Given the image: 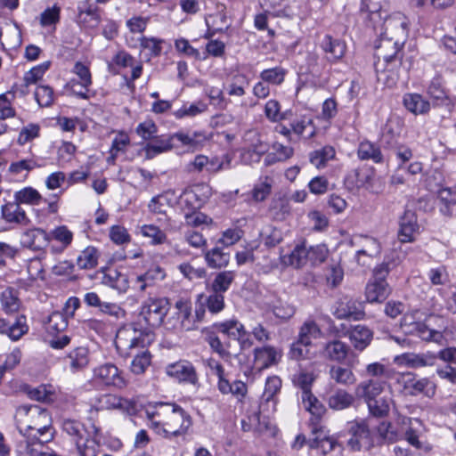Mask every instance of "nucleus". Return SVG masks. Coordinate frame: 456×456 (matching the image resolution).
Returning a JSON list of instances; mask_svg holds the SVG:
<instances>
[{
	"label": "nucleus",
	"mask_w": 456,
	"mask_h": 456,
	"mask_svg": "<svg viewBox=\"0 0 456 456\" xmlns=\"http://www.w3.org/2000/svg\"><path fill=\"white\" fill-rule=\"evenodd\" d=\"M317 251H320V256L317 259L320 262L324 261L325 255L321 248L311 247L310 248H306L305 245H297L289 255V263L298 268L305 264L307 258H312Z\"/></svg>",
	"instance_id": "nucleus-29"
},
{
	"label": "nucleus",
	"mask_w": 456,
	"mask_h": 456,
	"mask_svg": "<svg viewBox=\"0 0 456 456\" xmlns=\"http://www.w3.org/2000/svg\"><path fill=\"white\" fill-rule=\"evenodd\" d=\"M279 353L273 346H266L254 349V362L259 370L266 369L279 361Z\"/></svg>",
	"instance_id": "nucleus-26"
},
{
	"label": "nucleus",
	"mask_w": 456,
	"mask_h": 456,
	"mask_svg": "<svg viewBox=\"0 0 456 456\" xmlns=\"http://www.w3.org/2000/svg\"><path fill=\"white\" fill-rule=\"evenodd\" d=\"M94 379L105 386L124 388L126 381L118 367L110 362L102 364L94 369Z\"/></svg>",
	"instance_id": "nucleus-11"
},
{
	"label": "nucleus",
	"mask_w": 456,
	"mask_h": 456,
	"mask_svg": "<svg viewBox=\"0 0 456 456\" xmlns=\"http://www.w3.org/2000/svg\"><path fill=\"white\" fill-rule=\"evenodd\" d=\"M19 432L25 437L48 443L54 437L55 430L48 411L38 405L24 404L16 411Z\"/></svg>",
	"instance_id": "nucleus-2"
},
{
	"label": "nucleus",
	"mask_w": 456,
	"mask_h": 456,
	"mask_svg": "<svg viewBox=\"0 0 456 456\" xmlns=\"http://www.w3.org/2000/svg\"><path fill=\"white\" fill-rule=\"evenodd\" d=\"M335 149L330 145H325L321 149L315 150L310 153V162L317 168H323L327 162L335 159Z\"/></svg>",
	"instance_id": "nucleus-42"
},
{
	"label": "nucleus",
	"mask_w": 456,
	"mask_h": 456,
	"mask_svg": "<svg viewBox=\"0 0 456 456\" xmlns=\"http://www.w3.org/2000/svg\"><path fill=\"white\" fill-rule=\"evenodd\" d=\"M179 204L181 208L185 213L194 212L199 210L202 205L200 201L192 195V193L186 189L180 197Z\"/></svg>",
	"instance_id": "nucleus-61"
},
{
	"label": "nucleus",
	"mask_w": 456,
	"mask_h": 456,
	"mask_svg": "<svg viewBox=\"0 0 456 456\" xmlns=\"http://www.w3.org/2000/svg\"><path fill=\"white\" fill-rule=\"evenodd\" d=\"M135 132L143 141H152L158 134V127L152 120H145L137 126Z\"/></svg>",
	"instance_id": "nucleus-60"
},
{
	"label": "nucleus",
	"mask_w": 456,
	"mask_h": 456,
	"mask_svg": "<svg viewBox=\"0 0 456 456\" xmlns=\"http://www.w3.org/2000/svg\"><path fill=\"white\" fill-rule=\"evenodd\" d=\"M438 199L443 204L440 212L445 216H452V208L456 205V186L441 188Z\"/></svg>",
	"instance_id": "nucleus-41"
},
{
	"label": "nucleus",
	"mask_w": 456,
	"mask_h": 456,
	"mask_svg": "<svg viewBox=\"0 0 456 456\" xmlns=\"http://www.w3.org/2000/svg\"><path fill=\"white\" fill-rule=\"evenodd\" d=\"M399 43L383 34L375 45V57L378 59L376 69L379 80L383 81L388 87L394 86L399 78V69L403 61V46Z\"/></svg>",
	"instance_id": "nucleus-3"
},
{
	"label": "nucleus",
	"mask_w": 456,
	"mask_h": 456,
	"mask_svg": "<svg viewBox=\"0 0 456 456\" xmlns=\"http://www.w3.org/2000/svg\"><path fill=\"white\" fill-rule=\"evenodd\" d=\"M370 413L375 417H384L389 412V402L386 397L378 396L367 403Z\"/></svg>",
	"instance_id": "nucleus-54"
},
{
	"label": "nucleus",
	"mask_w": 456,
	"mask_h": 456,
	"mask_svg": "<svg viewBox=\"0 0 456 456\" xmlns=\"http://www.w3.org/2000/svg\"><path fill=\"white\" fill-rule=\"evenodd\" d=\"M385 385L386 382L381 379H367L357 384L354 396L367 403L383 393Z\"/></svg>",
	"instance_id": "nucleus-17"
},
{
	"label": "nucleus",
	"mask_w": 456,
	"mask_h": 456,
	"mask_svg": "<svg viewBox=\"0 0 456 456\" xmlns=\"http://www.w3.org/2000/svg\"><path fill=\"white\" fill-rule=\"evenodd\" d=\"M403 106L414 115H421L428 112L429 102L419 94H405L403 99Z\"/></svg>",
	"instance_id": "nucleus-35"
},
{
	"label": "nucleus",
	"mask_w": 456,
	"mask_h": 456,
	"mask_svg": "<svg viewBox=\"0 0 456 456\" xmlns=\"http://www.w3.org/2000/svg\"><path fill=\"white\" fill-rule=\"evenodd\" d=\"M357 156L361 160H372L374 163L383 162V154L379 146L368 140L359 143Z\"/></svg>",
	"instance_id": "nucleus-36"
},
{
	"label": "nucleus",
	"mask_w": 456,
	"mask_h": 456,
	"mask_svg": "<svg viewBox=\"0 0 456 456\" xmlns=\"http://www.w3.org/2000/svg\"><path fill=\"white\" fill-rule=\"evenodd\" d=\"M77 22L82 28H96L101 22L99 8L94 5H88L86 8L78 7Z\"/></svg>",
	"instance_id": "nucleus-31"
},
{
	"label": "nucleus",
	"mask_w": 456,
	"mask_h": 456,
	"mask_svg": "<svg viewBox=\"0 0 456 456\" xmlns=\"http://www.w3.org/2000/svg\"><path fill=\"white\" fill-rule=\"evenodd\" d=\"M169 311V302L167 298H148L143 302L140 316L151 328L159 327Z\"/></svg>",
	"instance_id": "nucleus-9"
},
{
	"label": "nucleus",
	"mask_w": 456,
	"mask_h": 456,
	"mask_svg": "<svg viewBox=\"0 0 456 456\" xmlns=\"http://www.w3.org/2000/svg\"><path fill=\"white\" fill-rule=\"evenodd\" d=\"M40 126L37 124L30 123L24 126L18 136L17 142L20 145H24L27 142L37 138L39 136Z\"/></svg>",
	"instance_id": "nucleus-64"
},
{
	"label": "nucleus",
	"mask_w": 456,
	"mask_h": 456,
	"mask_svg": "<svg viewBox=\"0 0 456 456\" xmlns=\"http://www.w3.org/2000/svg\"><path fill=\"white\" fill-rule=\"evenodd\" d=\"M341 329L338 332H341L343 336H348L349 340L355 350L363 351L371 342L373 332L365 325L358 324L346 329L341 324Z\"/></svg>",
	"instance_id": "nucleus-13"
},
{
	"label": "nucleus",
	"mask_w": 456,
	"mask_h": 456,
	"mask_svg": "<svg viewBox=\"0 0 456 456\" xmlns=\"http://www.w3.org/2000/svg\"><path fill=\"white\" fill-rule=\"evenodd\" d=\"M1 212L3 219L7 223L27 225L30 222L25 210L15 200L3 205Z\"/></svg>",
	"instance_id": "nucleus-25"
},
{
	"label": "nucleus",
	"mask_w": 456,
	"mask_h": 456,
	"mask_svg": "<svg viewBox=\"0 0 456 456\" xmlns=\"http://www.w3.org/2000/svg\"><path fill=\"white\" fill-rule=\"evenodd\" d=\"M206 342L209 345L211 349L216 353L223 359L228 360L232 356V353L228 350L229 344H224L220 338L214 333L207 334L205 338Z\"/></svg>",
	"instance_id": "nucleus-51"
},
{
	"label": "nucleus",
	"mask_w": 456,
	"mask_h": 456,
	"mask_svg": "<svg viewBox=\"0 0 456 456\" xmlns=\"http://www.w3.org/2000/svg\"><path fill=\"white\" fill-rule=\"evenodd\" d=\"M176 308L179 310V326L181 330H192L197 329L196 320H192L191 307L183 301H177L175 304ZM173 328L176 329L177 326L174 325Z\"/></svg>",
	"instance_id": "nucleus-45"
},
{
	"label": "nucleus",
	"mask_w": 456,
	"mask_h": 456,
	"mask_svg": "<svg viewBox=\"0 0 456 456\" xmlns=\"http://www.w3.org/2000/svg\"><path fill=\"white\" fill-rule=\"evenodd\" d=\"M322 335V331L316 322L308 319L300 327L297 338L300 339V343L312 345V340L320 338Z\"/></svg>",
	"instance_id": "nucleus-38"
},
{
	"label": "nucleus",
	"mask_w": 456,
	"mask_h": 456,
	"mask_svg": "<svg viewBox=\"0 0 456 456\" xmlns=\"http://www.w3.org/2000/svg\"><path fill=\"white\" fill-rule=\"evenodd\" d=\"M35 99L40 107H49L53 102V90L48 86H39L35 91Z\"/></svg>",
	"instance_id": "nucleus-63"
},
{
	"label": "nucleus",
	"mask_w": 456,
	"mask_h": 456,
	"mask_svg": "<svg viewBox=\"0 0 456 456\" xmlns=\"http://www.w3.org/2000/svg\"><path fill=\"white\" fill-rule=\"evenodd\" d=\"M381 0H362L360 16L369 25L380 21Z\"/></svg>",
	"instance_id": "nucleus-33"
},
{
	"label": "nucleus",
	"mask_w": 456,
	"mask_h": 456,
	"mask_svg": "<svg viewBox=\"0 0 456 456\" xmlns=\"http://www.w3.org/2000/svg\"><path fill=\"white\" fill-rule=\"evenodd\" d=\"M273 186V179L269 176H265L258 183H256L252 190V199L260 202L265 200L271 193Z\"/></svg>",
	"instance_id": "nucleus-52"
},
{
	"label": "nucleus",
	"mask_w": 456,
	"mask_h": 456,
	"mask_svg": "<svg viewBox=\"0 0 456 456\" xmlns=\"http://www.w3.org/2000/svg\"><path fill=\"white\" fill-rule=\"evenodd\" d=\"M354 402V395L345 389H338L328 398L330 408L341 411L349 408Z\"/></svg>",
	"instance_id": "nucleus-39"
},
{
	"label": "nucleus",
	"mask_w": 456,
	"mask_h": 456,
	"mask_svg": "<svg viewBox=\"0 0 456 456\" xmlns=\"http://www.w3.org/2000/svg\"><path fill=\"white\" fill-rule=\"evenodd\" d=\"M312 433L314 436L308 442L312 449L322 456H339L342 452V445L334 436H327L323 428L318 424H314Z\"/></svg>",
	"instance_id": "nucleus-10"
},
{
	"label": "nucleus",
	"mask_w": 456,
	"mask_h": 456,
	"mask_svg": "<svg viewBox=\"0 0 456 456\" xmlns=\"http://www.w3.org/2000/svg\"><path fill=\"white\" fill-rule=\"evenodd\" d=\"M28 327L26 324V317L23 315L18 317L13 322H9L0 318V333L8 335L12 340L20 339L28 332Z\"/></svg>",
	"instance_id": "nucleus-28"
},
{
	"label": "nucleus",
	"mask_w": 456,
	"mask_h": 456,
	"mask_svg": "<svg viewBox=\"0 0 456 456\" xmlns=\"http://www.w3.org/2000/svg\"><path fill=\"white\" fill-rule=\"evenodd\" d=\"M165 270L152 265L143 273L139 274L133 281V288L140 292H147L149 289L158 286L166 278Z\"/></svg>",
	"instance_id": "nucleus-12"
},
{
	"label": "nucleus",
	"mask_w": 456,
	"mask_h": 456,
	"mask_svg": "<svg viewBox=\"0 0 456 456\" xmlns=\"http://www.w3.org/2000/svg\"><path fill=\"white\" fill-rule=\"evenodd\" d=\"M49 67L50 61H45L30 69L24 75L23 80L25 85L28 86L29 85L36 84L43 77L44 74L48 70Z\"/></svg>",
	"instance_id": "nucleus-57"
},
{
	"label": "nucleus",
	"mask_w": 456,
	"mask_h": 456,
	"mask_svg": "<svg viewBox=\"0 0 456 456\" xmlns=\"http://www.w3.org/2000/svg\"><path fill=\"white\" fill-rule=\"evenodd\" d=\"M205 260L210 268L220 269L229 264L230 253L225 252L224 248L217 244L215 248L205 253Z\"/></svg>",
	"instance_id": "nucleus-37"
},
{
	"label": "nucleus",
	"mask_w": 456,
	"mask_h": 456,
	"mask_svg": "<svg viewBox=\"0 0 456 456\" xmlns=\"http://www.w3.org/2000/svg\"><path fill=\"white\" fill-rule=\"evenodd\" d=\"M235 279V273L232 271H224L218 273L211 285L210 290L224 295L226 292Z\"/></svg>",
	"instance_id": "nucleus-46"
},
{
	"label": "nucleus",
	"mask_w": 456,
	"mask_h": 456,
	"mask_svg": "<svg viewBox=\"0 0 456 456\" xmlns=\"http://www.w3.org/2000/svg\"><path fill=\"white\" fill-rule=\"evenodd\" d=\"M284 2L285 0H259V4L265 12L277 17L286 15Z\"/></svg>",
	"instance_id": "nucleus-62"
},
{
	"label": "nucleus",
	"mask_w": 456,
	"mask_h": 456,
	"mask_svg": "<svg viewBox=\"0 0 456 456\" xmlns=\"http://www.w3.org/2000/svg\"><path fill=\"white\" fill-rule=\"evenodd\" d=\"M389 265L383 263L373 271V279L366 286V299L370 303L383 302L390 294V288L386 281L389 273Z\"/></svg>",
	"instance_id": "nucleus-8"
},
{
	"label": "nucleus",
	"mask_w": 456,
	"mask_h": 456,
	"mask_svg": "<svg viewBox=\"0 0 456 456\" xmlns=\"http://www.w3.org/2000/svg\"><path fill=\"white\" fill-rule=\"evenodd\" d=\"M143 411L148 427L166 439L184 436L192 425L191 415L175 403H148Z\"/></svg>",
	"instance_id": "nucleus-1"
},
{
	"label": "nucleus",
	"mask_w": 456,
	"mask_h": 456,
	"mask_svg": "<svg viewBox=\"0 0 456 456\" xmlns=\"http://www.w3.org/2000/svg\"><path fill=\"white\" fill-rule=\"evenodd\" d=\"M151 354L148 351L135 354L131 362V371L135 375L144 373L151 364Z\"/></svg>",
	"instance_id": "nucleus-56"
},
{
	"label": "nucleus",
	"mask_w": 456,
	"mask_h": 456,
	"mask_svg": "<svg viewBox=\"0 0 456 456\" xmlns=\"http://www.w3.org/2000/svg\"><path fill=\"white\" fill-rule=\"evenodd\" d=\"M401 392L405 395L417 396L422 395L432 398L436 394V385L428 378H418L413 372L397 373L395 377Z\"/></svg>",
	"instance_id": "nucleus-6"
},
{
	"label": "nucleus",
	"mask_w": 456,
	"mask_h": 456,
	"mask_svg": "<svg viewBox=\"0 0 456 456\" xmlns=\"http://www.w3.org/2000/svg\"><path fill=\"white\" fill-rule=\"evenodd\" d=\"M329 377L336 384L350 387L356 382V376L349 367L331 365L329 369Z\"/></svg>",
	"instance_id": "nucleus-34"
},
{
	"label": "nucleus",
	"mask_w": 456,
	"mask_h": 456,
	"mask_svg": "<svg viewBox=\"0 0 456 456\" xmlns=\"http://www.w3.org/2000/svg\"><path fill=\"white\" fill-rule=\"evenodd\" d=\"M62 431L75 444L80 456H97L101 450V430L94 423L86 427L79 420L64 419Z\"/></svg>",
	"instance_id": "nucleus-4"
},
{
	"label": "nucleus",
	"mask_w": 456,
	"mask_h": 456,
	"mask_svg": "<svg viewBox=\"0 0 456 456\" xmlns=\"http://www.w3.org/2000/svg\"><path fill=\"white\" fill-rule=\"evenodd\" d=\"M167 374L180 382L198 384V375L194 366L189 362H177L167 367Z\"/></svg>",
	"instance_id": "nucleus-19"
},
{
	"label": "nucleus",
	"mask_w": 456,
	"mask_h": 456,
	"mask_svg": "<svg viewBox=\"0 0 456 456\" xmlns=\"http://www.w3.org/2000/svg\"><path fill=\"white\" fill-rule=\"evenodd\" d=\"M50 251L62 253L72 242L73 232L65 225H60L48 233Z\"/></svg>",
	"instance_id": "nucleus-18"
},
{
	"label": "nucleus",
	"mask_w": 456,
	"mask_h": 456,
	"mask_svg": "<svg viewBox=\"0 0 456 456\" xmlns=\"http://www.w3.org/2000/svg\"><path fill=\"white\" fill-rule=\"evenodd\" d=\"M365 375L370 379H379L380 378H390L391 370L378 362L369 363L365 368Z\"/></svg>",
	"instance_id": "nucleus-58"
},
{
	"label": "nucleus",
	"mask_w": 456,
	"mask_h": 456,
	"mask_svg": "<svg viewBox=\"0 0 456 456\" xmlns=\"http://www.w3.org/2000/svg\"><path fill=\"white\" fill-rule=\"evenodd\" d=\"M141 232L144 237L151 239L154 245L162 244L167 240L166 233L153 224H144L141 227Z\"/></svg>",
	"instance_id": "nucleus-59"
},
{
	"label": "nucleus",
	"mask_w": 456,
	"mask_h": 456,
	"mask_svg": "<svg viewBox=\"0 0 456 456\" xmlns=\"http://www.w3.org/2000/svg\"><path fill=\"white\" fill-rule=\"evenodd\" d=\"M362 248L358 249L355 254V260L361 265H366L368 263L363 261L361 263V256H367L369 258H374L380 255L381 245L379 241L370 236H361Z\"/></svg>",
	"instance_id": "nucleus-27"
},
{
	"label": "nucleus",
	"mask_w": 456,
	"mask_h": 456,
	"mask_svg": "<svg viewBox=\"0 0 456 456\" xmlns=\"http://www.w3.org/2000/svg\"><path fill=\"white\" fill-rule=\"evenodd\" d=\"M44 444L37 440L25 438L17 447V456H46L48 452L44 451Z\"/></svg>",
	"instance_id": "nucleus-40"
},
{
	"label": "nucleus",
	"mask_w": 456,
	"mask_h": 456,
	"mask_svg": "<svg viewBox=\"0 0 456 456\" xmlns=\"http://www.w3.org/2000/svg\"><path fill=\"white\" fill-rule=\"evenodd\" d=\"M419 224L414 211L406 209L400 217L398 239L403 243L412 242L414 235L419 232Z\"/></svg>",
	"instance_id": "nucleus-16"
},
{
	"label": "nucleus",
	"mask_w": 456,
	"mask_h": 456,
	"mask_svg": "<svg viewBox=\"0 0 456 456\" xmlns=\"http://www.w3.org/2000/svg\"><path fill=\"white\" fill-rule=\"evenodd\" d=\"M77 265L81 269H92L98 264V251L94 247L85 248L77 259Z\"/></svg>",
	"instance_id": "nucleus-48"
},
{
	"label": "nucleus",
	"mask_w": 456,
	"mask_h": 456,
	"mask_svg": "<svg viewBox=\"0 0 456 456\" xmlns=\"http://www.w3.org/2000/svg\"><path fill=\"white\" fill-rule=\"evenodd\" d=\"M0 301L3 310L7 314L17 312L20 306L17 292L12 288H7L1 293Z\"/></svg>",
	"instance_id": "nucleus-47"
},
{
	"label": "nucleus",
	"mask_w": 456,
	"mask_h": 456,
	"mask_svg": "<svg viewBox=\"0 0 456 456\" xmlns=\"http://www.w3.org/2000/svg\"><path fill=\"white\" fill-rule=\"evenodd\" d=\"M287 70L281 67H275L267 69L260 73V77L263 81L273 84L281 85L285 78Z\"/></svg>",
	"instance_id": "nucleus-55"
},
{
	"label": "nucleus",
	"mask_w": 456,
	"mask_h": 456,
	"mask_svg": "<svg viewBox=\"0 0 456 456\" xmlns=\"http://www.w3.org/2000/svg\"><path fill=\"white\" fill-rule=\"evenodd\" d=\"M146 336L147 334L144 335L142 332L138 333L135 329H126L124 330L118 331L117 337L119 341L126 339L128 342V348L133 350L139 347H144Z\"/></svg>",
	"instance_id": "nucleus-43"
},
{
	"label": "nucleus",
	"mask_w": 456,
	"mask_h": 456,
	"mask_svg": "<svg viewBox=\"0 0 456 456\" xmlns=\"http://www.w3.org/2000/svg\"><path fill=\"white\" fill-rule=\"evenodd\" d=\"M40 193L32 187H26L14 194V200L20 204L38 205L41 200Z\"/></svg>",
	"instance_id": "nucleus-49"
},
{
	"label": "nucleus",
	"mask_w": 456,
	"mask_h": 456,
	"mask_svg": "<svg viewBox=\"0 0 456 456\" xmlns=\"http://www.w3.org/2000/svg\"><path fill=\"white\" fill-rule=\"evenodd\" d=\"M100 407L106 410H120L130 415L135 412L134 402L115 395H104L99 399Z\"/></svg>",
	"instance_id": "nucleus-22"
},
{
	"label": "nucleus",
	"mask_w": 456,
	"mask_h": 456,
	"mask_svg": "<svg viewBox=\"0 0 456 456\" xmlns=\"http://www.w3.org/2000/svg\"><path fill=\"white\" fill-rule=\"evenodd\" d=\"M21 245L32 250H42L49 245V236L42 228L28 229L21 234Z\"/></svg>",
	"instance_id": "nucleus-21"
},
{
	"label": "nucleus",
	"mask_w": 456,
	"mask_h": 456,
	"mask_svg": "<svg viewBox=\"0 0 456 456\" xmlns=\"http://www.w3.org/2000/svg\"><path fill=\"white\" fill-rule=\"evenodd\" d=\"M71 370L77 371L84 369L89 362L88 349L85 346H78L73 349L67 355Z\"/></svg>",
	"instance_id": "nucleus-44"
},
{
	"label": "nucleus",
	"mask_w": 456,
	"mask_h": 456,
	"mask_svg": "<svg viewBox=\"0 0 456 456\" xmlns=\"http://www.w3.org/2000/svg\"><path fill=\"white\" fill-rule=\"evenodd\" d=\"M408 19L402 13H395L385 20V36L397 40L399 43H405L408 36Z\"/></svg>",
	"instance_id": "nucleus-14"
},
{
	"label": "nucleus",
	"mask_w": 456,
	"mask_h": 456,
	"mask_svg": "<svg viewBox=\"0 0 456 456\" xmlns=\"http://www.w3.org/2000/svg\"><path fill=\"white\" fill-rule=\"evenodd\" d=\"M303 403L305 408L314 416L319 419L326 411L324 405L313 395H302Z\"/></svg>",
	"instance_id": "nucleus-53"
},
{
	"label": "nucleus",
	"mask_w": 456,
	"mask_h": 456,
	"mask_svg": "<svg viewBox=\"0 0 456 456\" xmlns=\"http://www.w3.org/2000/svg\"><path fill=\"white\" fill-rule=\"evenodd\" d=\"M216 327L220 332L227 335L230 338L239 340L242 348L251 346V342H249L248 339H243V338L247 335V332L243 324L240 322L236 320H230L217 323L216 324Z\"/></svg>",
	"instance_id": "nucleus-23"
},
{
	"label": "nucleus",
	"mask_w": 456,
	"mask_h": 456,
	"mask_svg": "<svg viewBox=\"0 0 456 456\" xmlns=\"http://www.w3.org/2000/svg\"><path fill=\"white\" fill-rule=\"evenodd\" d=\"M418 314L419 311H414L403 315L400 324L403 333L418 337L423 341L440 343L444 338L443 333L430 328L426 322L417 321Z\"/></svg>",
	"instance_id": "nucleus-7"
},
{
	"label": "nucleus",
	"mask_w": 456,
	"mask_h": 456,
	"mask_svg": "<svg viewBox=\"0 0 456 456\" xmlns=\"http://www.w3.org/2000/svg\"><path fill=\"white\" fill-rule=\"evenodd\" d=\"M350 350V346L346 343L339 339H333L325 343L323 355L330 361L342 363L346 359Z\"/></svg>",
	"instance_id": "nucleus-24"
},
{
	"label": "nucleus",
	"mask_w": 456,
	"mask_h": 456,
	"mask_svg": "<svg viewBox=\"0 0 456 456\" xmlns=\"http://www.w3.org/2000/svg\"><path fill=\"white\" fill-rule=\"evenodd\" d=\"M173 141V135L158 136L157 134L152 142H148L143 147L146 159H151L160 153L170 151L174 146Z\"/></svg>",
	"instance_id": "nucleus-30"
},
{
	"label": "nucleus",
	"mask_w": 456,
	"mask_h": 456,
	"mask_svg": "<svg viewBox=\"0 0 456 456\" xmlns=\"http://www.w3.org/2000/svg\"><path fill=\"white\" fill-rule=\"evenodd\" d=\"M438 360L445 363H456V347H445L437 352L405 353L396 357L400 364L412 369L433 367L436 365Z\"/></svg>",
	"instance_id": "nucleus-5"
},
{
	"label": "nucleus",
	"mask_w": 456,
	"mask_h": 456,
	"mask_svg": "<svg viewBox=\"0 0 456 456\" xmlns=\"http://www.w3.org/2000/svg\"><path fill=\"white\" fill-rule=\"evenodd\" d=\"M322 49L329 53L328 60L330 61H337L340 60L346 53V44L338 38H333L330 35H325L321 42Z\"/></svg>",
	"instance_id": "nucleus-32"
},
{
	"label": "nucleus",
	"mask_w": 456,
	"mask_h": 456,
	"mask_svg": "<svg viewBox=\"0 0 456 456\" xmlns=\"http://www.w3.org/2000/svg\"><path fill=\"white\" fill-rule=\"evenodd\" d=\"M352 437L348 440V445L355 451L361 450L362 447H368L370 444V431L369 424L366 420L362 419L355 421L350 428Z\"/></svg>",
	"instance_id": "nucleus-20"
},
{
	"label": "nucleus",
	"mask_w": 456,
	"mask_h": 456,
	"mask_svg": "<svg viewBox=\"0 0 456 456\" xmlns=\"http://www.w3.org/2000/svg\"><path fill=\"white\" fill-rule=\"evenodd\" d=\"M200 300H203L211 314H217L224 308V297L221 293L210 290L208 297L200 295Z\"/></svg>",
	"instance_id": "nucleus-50"
},
{
	"label": "nucleus",
	"mask_w": 456,
	"mask_h": 456,
	"mask_svg": "<svg viewBox=\"0 0 456 456\" xmlns=\"http://www.w3.org/2000/svg\"><path fill=\"white\" fill-rule=\"evenodd\" d=\"M333 314L338 319H352L358 321L364 317L365 313L361 302L348 297H344L336 303Z\"/></svg>",
	"instance_id": "nucleus-15"
}]
</instances>
